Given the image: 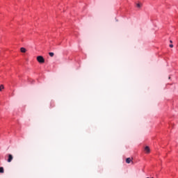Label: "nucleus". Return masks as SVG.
I'll use <instances>...</instances> for the list:
<instances>
[{
  "instance_id": "obj_1",
  "label": "nucleus",
  "mask_w": 178,
  "mask_h": 178,
  "mask_svg": "<svg viewBox=\"0 0 178 178\" xmlns=\"http://www.w3.org/2000/svg\"><path fill=\"white\" fill-rule=\"evenodd\" d=\"M37 60L39 63H45V59H44V57H42V56H38L37 57Z\"/></svg>"
},
{
  "instance_id": "obj_2",
  "label": "nucleus",
  "mask_w": 178,
  "mask_h": 178,
  "mask_svg": "<svg viewBox=\"0 0 178 178\" xmlns=\"http://www.w3.org/2000/svg\"><path fill=\"white\" fill-rule=\"evenodd\" d=\"M12 161H13V156L12 154H8L7 162L10 163Z\"/></svg>"
},
{
  "instance_id": "obj_3",
  "label": "nucleus",
  "mask_w": 178,
  "mask_h": 178,
  "mask_svg": "<svg viewBox=\"0 0 178 178\" xmlns=\"http://www.w3.org/2000/svg\"><path fill=\"white\" fill-rule=\"evenodd\" d=\"M145 154H149V152H151V149H149V147L146 146L145 147Z\"/></svg>"
},
{
  "instance_id": "obj_4",
  "label": "nucleus",
  "mask_w": 178,
  "mask_h": 178,
  "mask_svg": "<svg viewBox=\"0 0 178 178\" xmlns=\"http://www.w3.org/2000/svg\"><path fill=\"white\" fill-rule=\"evenodd\" d=\"M20 51H21V52H22V54H26V52H27V49H26V48H24V47H22L20 49Z\"/></svg>"
},
{
  "instance_id": "obj_5",
  "label": "nucleus",
  "mask_w": 178,
  "mask_h": 178,
  "mask_svg": "<svg viewBox=\"0 0 178 178\" xmlns=\"http://www.w3.org/2000/svg\"><path fill=\"white\" fill-rule=\"evenodd\" d=\"M132 162V159L131 158H127L126 159V163H130Z\"/></svg>"
},
{
  "instance_id": "obj_6",
  "label": "nucleus",
  "mask_w": 178,
  "mask_h": 178,
  "mask_svg": "<svg viewBox=\"0 0 178 178\" xmlns=\"http://www.w3.org/2000/svg\"><path fill=\"white\" fill-rule=\"evenodd\" d=\"M136 6H137V8H141V6H143V4L138 3L136 4Z\"/></svg>"
},
{
  "instance_id": "obj_7",
  "label": "nucleus",
  "mask_w": 178,
  "mask_h": 178,
  "mask_svg": "<svg viewBox=\"0 0 178 178\" xmlns=\"http://www.w3.org/2000/svg\"><path fill=\"white\" fill-rule=\"evenodd\" d=\"M49 56H51L52 58L54 56V55H55V54H54V52H49Z\"/></svg>"
},
{
  "instance_id": "obj_8",
  "label": "nucleus",
  "mask_w": 178,
  "mask_h": 178,
  "mask_svg": "<svg viewBox=\"0 0 178 178\" xmlns=\"http://www.w3.org/2000/svg\"><path fill=\"white\" fill-rule=\"evenodd\" d=\"M4 170L3 167H0V173H3Z\"/></svg>"
},
{
  "instance_id": "obj_9",
  "label": "nucleus",
  "mask_w": 178,
  "mask_h": 178,
  "mask_svg": "<svg viewBox=\"0 0 178 178\" xmlns=\"http://www.w3.org/2000/svg\"><path fill=\"white\" fill-rule=\"evenodd\" d=\"M4 87L3 85H1L0 86V91H2V90H3Z\"/></svg>"
},
{
  "instance_id": "obj_10",
  "label": "nucleus",
  "mask_w": 178,
  "mask_h": 178,
  "mask_svg": "<svg viewBox=\"0 0 178 178\" xmlns=\"http://www.w3.org/2000/svg\"><path fill=\"white\" fill-rule=\"evenodd\" d=\"M170 48H173V44H170Z\"/></svg>"
},
{
  "instance_id": "obj_11",
  "label": "nucleus",
  "mask_w": 178,
  "mask_h": 178,
  "mask_svg": "<svg viewBox=\"0 0 178 178\" xmlns=\"http://www.w3.org/2000/svg\"><path fill=\"white\" fill-rule=\"evenodd\" d=\"M170 42L172 44L173 42L172 40H170Z\"/></svg>"
}]
</instances>
